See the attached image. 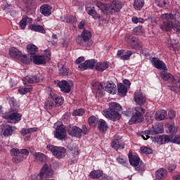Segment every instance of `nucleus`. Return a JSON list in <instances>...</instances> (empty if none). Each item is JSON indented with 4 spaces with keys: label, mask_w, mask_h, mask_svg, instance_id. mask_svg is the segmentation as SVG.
I'll return each mask as SVG.
<instances>
[{
    "label": "nucleus",
    "mask_w": 180,
    "mask_h": 180,
    "mask_svg": "<svg viewBox=\"0 0 180 180\" xmlns=\"http://www.w3.org/2000/svg\"><path fill=\"white\" fill-rule=\"evenodd\" d=\"M46 148L49 151H51L56 158L58 160H61V158H64L65 157V154H67V150L65 148L61 146H56L54 145H48Z\"/></svg>",
    "instance_id": "423d86ee"
},
{
    "label": "nucleus",
    "mask_w": 180,
    "mask_h": 180,
    "mask_svg": "<svg viewBox=\"0 0 180 180\" xmlns=\"http://www.w3.org/2000/svg\"><path fill=\"white\" fill-rule=\"evenodd\" d=\"M41 13L44 16H50L51 15V6L48 4H44L40 7Z\"/></svg>",
    "instance_id": "7c9ffc66"
},
{
    "label": "nucleus",
    "mask_w": 180,
    "mask_h": 180,
    "mask_svg": "<svg viewBox=\"0 0 180 180\" xmlns=\"http://www.w3.org/2000/svg\"><path fill=\"white\" fill-rule=\"evenodd\" d=\"M102 175H103V171L101 169L93 170L89 174V176L91 179H99Z\"/></svg>",
    "instance_id": "c9c22d12"
},
{
    "label": "nucleus",
    "mask_w": 180,
    "mask_h": 180,
    "mask_svg": "<svg viewBox=\"0 0 180 180\" xmlns=\"http://www.w3.org/2000/svg\"><path fill=\"white\" fill-rule=\"evenodd\" d=\"M134 101L137 105H139V106H143V105L146 103L147 98L141 91H137L134 94Z\"/></svg>",
    "instance_id": "2eb2a0df"
},
{
    "label": "nucleus",
    "mask_w": 180,
    "mask_h": 180,
    "mask_svg": "<svg viewBox=\"0 0 180 180\" xmlns=\"http://www.w3.org/2000/svg\"><path fill=\"white\" fill-rule=\"evenodd\" d=\"M96 6H98L103 13H109V5L98 1L96 4Z\"/></svg>",
    "instance_id": "a19ab883"
},
{
    "label": "nucleus",
    "mask_w": 180,
    "mask_h": 180,
    "mask_svg": "<svg viewBox=\"0 0 180 180\" xmlns=\"http://www.w3.org/2000/svg\"><path fill=\"white\" fill-rule=\"evenodd\" d=\"M150 61L152 63V65H153L155 68H157V70H167V65H165V63L160 60L158 58L153 57L151 58Z\"/></svg>",
    "instance_id": "a211bd4d"
},
{
    "label": "nucleus",
    "mask_w": 180,
    "mask_h": 180,
    "mask_svg": "<svg viewBox=\"0 0 180 180\" xmlns=\"http://www.w3.org/2000/svg\"><path fill=\"white\" fill-rule=\"evenodd\" d=\"M29 28L30 30H32V32H38L39 33H42V34H46V30H44V27L41 25H30Z\"/></svg>",
    "instance_id": "473e14b6"
},
{
    "label": "nucleus",
    "mask_w": 180,
    "mask_h": 180,
    "mask_svg": "<svg viewBox=\"0 0 180 180\" xmlns=\"http://www.w3.org/2000/svg\"><path fill=\"white\" fill-rule=\"evenodd\" d=\"M167 115L168 114L167 112V110H160L156 112V113L155 114V119H156L158 121L164 120V119L167 117Z\"/></svg>",
    "instance_id": "2f4dec72"
},
{
    "label": "nucleus",
    "mask_w": 180,
    "mask_h": 180,
    "mask_svg": "<svg viewBox=\"0 0 180 180\" xmlns=\"http://www.w3.org/2000/svg\"><path fill=\"white\" fill-rule=\"evenodd\" d=\"M133 32L136 36H143L144 34V28H143V26H138L134 28Z\"/></svg>",
    "instance_id": "a18cd8bd"
},
{
    "label": "nucleus",
    "mask_w": 180,
    "mask_h": 180,
    "mask_svg": "<svg viewBox=\"0 0 180 180\" xmlns=\"http://www.w3.org/2000/svg\"><path fill=\"white\" fill-rule=\"evenodd\" d=\"M173 143L176 144H180V136H176L173 139Z\"/></svg>",
    "instance_id": "774afa93"
},
{
    "label": "nucleus",
    "mask_w": 180,
    "mask_h": 180,
    "mask_svg": "<svg viewBox=\"0 0 180 180\" xmlns=\"http://www.w3.org/2000/svg\"><path fill=\"white\" fill-rule=\"evenodd\" d=\"M129 164L135 168V170L137 171L139 174H143L146 171V166L143 161L140 160V157L136 155L129 154Z\"/></svg>",
    "instance_id": "20e7f679"
},
{
    "label": "nucleus",
    "mask_w": 180,
    "mask_h": 180,
    "mask_svg": "<svg viewBox=\"0 0 180 180\" xmlns=\"http://www.w3.org/2000/svg\"><path fill=\"white\" fill-rule=\"evenodd\" d=\"M9 54L13 58H21V61L23 64H29V60L27 59V55H23L22 51L15 47H12L9 49Z\"/></svg>",
    "instance_id": "1a4fd4ad"
},
{
    "label": "nucleus",
    "mask_w": 180,
    "mask_h": 180,
    "mask_svg": "<svg viewBox=\"0 0 180 180\" xmlns=\"http://www.w3.org/2000/svg\"><path fill=\"white\" fill-rule=\"evenodd\" d=\"M57 85L62 92H64V94H70V92H71V86L74 85V83H72L71 80H62L58 82Z\"/></svg>",
    "instance_id": "9b49d317"
},
{
    "label": "nucleus",
    "mask_w": 180,
    "mask_h": 180,
    "mask_svg": "<svg viewBox=\"0 0 180 180\" xmlns=\"http://www.w3.org/2000/svg\"><path fill=\"white\" fill-rule=\"evenodd\" d=\"M88 13L90 16H92L93 18H98V13H96V11L94 9L89 10Z\"/></svg>",
    "instance_id": "e2e57ef3"
},
{
    "label": "nucleus",
    "mask_w": 180,
    "mask_h": 180,
    "mask_svg": "<svg viewBox=\"0 0 180 180\" xmlns=\"http://www.w3.org/2000/svg\"><path fill=\"white\" fill-rule=\"evenodd\" d=\"M53 134L55 139L60 141H65L67 140V129H65V126L63 124H57Z\"/></svg>",
    "instance_id": "6e6552de"
},
{
    "label": "nucleus",
    "mask_w": 180,
    "mask_h": 180,
    "mask_svg": "<svg viewBox=\"0 0 180 180\" xmlns=\"http://www.w3.org/2000/svg\"><path fill=\"white\" fill-rule=\"evenodd\" d=\"M153 141L155 143H158V144H165L167 143H169L171 141V136L168 135H160L156 136L153 138Z\"/></svg>",
    "instance_id": "aec40b11"
},
{
    "label": "nucleus",
    "mask_w": 180,
    "mask_h": 180,
    "mask_svg": "<svg viewBox=\"0 0 180 180\" xmlns=\"http://www.w3.org/2000/svg\"><path fill=\"white\" fill-rule=\"evenodd\" d=\"M120 112H122V106L117 103H110L109 108L104 110L103 111V115L107 119L113 120H120Z\"/></svg>",
    "instance_id": "f03ea898"
},
{
    "label": "nucleus",
    "mask_w": 180,
    "mask_h": 180,
    "mask_svg": "<svg viewBox=\"0 0 180 180\" xmlns=\"http://www.w3.org/2000/svg\"><path fill=\"white\" fill-rule=\"evenodd\" d=\"M122 8H123V4L122 1L114 0L109 5V13H115V12H120Z\"/></svg>",
    "instance_id": "4468645a"
},
{
    "label": "nucleus",
    "mask_w": 180,
    "mask_h": 180,
    "mask_svg": "<svg viewBox=\"0 0 180 180\" xmlns=\"http://www.w3.org/2000/svg\"><path fill=\"white\" fill-rule=\"evenodd\" d=\"M60 20L70 25H74V23L78 22V18L74 15H67L66 17H60Z\"/></svg>",
    "instance_id": "393cba45"
},
{
    "label": "nucleus",
    "mask_w": 180,
    "mask_h": 180,
    "mask_svg": "<svg viewBox=\"0 0 180 180\" xmlns=\"http://www.w3.org/2000/svg\"><path fill=\"white\" fill-rule=\"evenodd\" d=\"M98 128L102 133H106L108 129V124H106V122L104 120L101 119L98 121Z\"/></svg>",
    "instance_id": "f704fd0d"
},
{
    "label": "nucleus",
    "mask_w": 180,
    "mask_h": 180,
    "mask_svg": "<svg viewBox=\"0 0 180 180\" xmlns=\"http://www.w3.org/2000/svg\"><path fill=\"white\" fill-rule=\"evenodd\" d=\"M117 91L120 96H126L127 94V87L123 84H120L117 85Z\"/></svg>",
    "instance_id": "58836bf2"
},
{
    "label": "nucleus",
    "mask_w": 180,
    "mask_h": 180,
    "mask_svg": "<svg viewBox=\"0 0 180 180\" xmlns=\"http://www.w3.org/2000/svg\"><path fill=\"white\" fill-rule=\"evenodd\" d=\"M131 56H133V51H127L125 54L121 56V60H122V61H128V60H130Z\"/></svg>",
    "instance_id": "09e8293b"
},
{
    "label": "nucleus",
    "mask_w": 180,
    "mask_h": 180,
    "mask_svg": "<svg viewBox=\"0 0 180 180\" xmlns=\"http://www.w3.org/2000/svg\"><path fill=\"white\" fill-rule=\"evenodd\" d=\"M96 71H100L101 72L108 70L109 68V62H100L97 63L95 65Z\"/></svg>",
    "instance_id": "a878e982"
},
{
    "label": "nucleus",
    "mask_w": 180,
    "mask_h": 180,
    "mask_svg": "<svg viewBox=\"0 0 180 180\" xmlns=\"http://www.w3.org/2000/svg\"><path fill=\"white\" fill-rule=\"evenodd\" d=\"M64 103V99L63 97L56 95L53 92H51L48 96V101L45 103V106L48 109H51L54 106H60Z\"/></svg>",
    "instance_id": "39448f33"
},
{
    "label": "nucleus",
    "mask_w": 180,
    "mask_h": 180,
    "mask_svg": "<svg viewBox=\"0 0 180 180\" xmlns=\"http://www.w3.org/2000/svg\"><path fill=\"white\" fill-rule=\"evenodd\" d=\"M25 160V156L22 155V153H19L16 156H13L12 158V161L13 164H19Z\"/></svg>",
    "instance_id": "c03bdc74"
},
{
    "label": "nucleus",
    "mask_w": 180,
    "mask_h": 180,
    "mask_svg": "<svg viewBox=\"0 0 180 180\" xmlns=\"http://www.w3.org/2000/svg\"><path fill=\"white\" fill-rule=\"evenodd\" d=\"M176 115V112H175L174 110H170L168 112V116L170 119H174V117H175Z\"/></svg>",
    "instance_id": "0e129e2a"
},
{
    "label": "nucleus",
    "mask_w": 180,
    "mask_h": 180,
    "mask_svg": "<svg viewBox=\"0 0 180 180\" xmlns=\"http://www.w3.org/2000/svg\"><path fill=\"white\" fill-rule=\"evenodd\" d=\"M123 115H124V116H127V117H133V110H131V109H128L126 111L123 112Z\"/></svg>",
    "instance_id": "680f3d73"
},
{
    "label": "nucleus",
    "mask_w": 180,
    "mask_h": 180,
    "mask_svg": "<svg viewBox=\"0 0 180 180\" xmlns=\"http://www.w3.org/2000/svg\"><path fill=\"white\" fill-rule=\"evenodd\" d=\"M92 34L88 30H84L81 35H78L76 38V43L79 44V46H84V47H89V46H92Z\"/></svg>",
    "instance_id": "7ed1b4c3"
},
{
    "label": "nucleus",
    "mask_w": 180,
    "mask_h": 180,
    "mask_svg": "<svg viewBox=\"0 0 180 180\" xmlns=\"http://www.w3.org/2000/svg\"><path fill=\"white\" fill-rule=\"evenodd\" d=\"M30 58L31 61H33L34 64H37V65H43L49 61V58H46L44 56L32 55Z\"/></svg>",
    "instance_id": "dca6fc26"
},
{
    "label": "nucleus",
    "mask_w": 180,
    "mask_h": 180,
    "mask_svg": "<svg viewBox=\"0 0 180 180\" xmlns=\"http://www.w3.org/2000/svg\"><path fill=\"white\" fill-rule=\"evenodd\" d=\"M81 128L77 126H73L68 129V134L71 137H77V139H81Z\"/></svg>",
    "instance_id": "412c9836"
},
{
    "label": "nucleus",
    "mask_w": 180,
    "mask_h": 180,
    "mask_svg": "<svg viewBox=\"0 0 180 180\" xmlns=\"http://www.w3.org/2000/svg\"><path fill=\"white\" fill-rule=\"evenodd\" d=\"M111 147L115 150H123L124 148V143H120L119 140L115 139L111 142Z\"/></svg>",
    "instance_id": "ea45409f"
},
{
    "label": "nucleus",
    "mask_w": 180,
    "mask_h": 180,
    "mask_svg": "<svg viewBox=\"0 0 180 180\" xmlns=\"http://www.w3.org/2000/svg\"><path fill=\"white\" fill-rule=\"evenodd\" d=\"M89 129H88V127H86V125L83 124L82 126V129H81V134L82 136L84 134V136H86V134H89Z\"/></svg>",
    "instance_id": "13d9d810"
},
{
    "label": "nucleus",
    "mask_w": 180,
    "mask_h": 180,
    "mask_svg": "<svg viewBox=\"0 0 180 180\" xmlns=\"http://www.w3.org/2000/svg\"><path fill=\"white\" fill-rule=\"evenodd\" d=\"M126 41L129 44V47L133 50H139L143 47V44L140 39L136 38V37L131 34H127L124 37Z\"/></svg>",
    "instance_id": "0eeeda50"
},
{
    "label": "nucleus",
    "mask_w": 180,
    "mask_h": 180,
    "mask_svg": "<svg viewBox=\"0 0 180 180\" xmlns=\"http://www.w3.org/2000/svg\"><path fill=\"white\" fill-rule=\"evenodd\" d=\"M102 180H113V179L109 176H108V174H103L101 176Z\"/></svg>",
    "instance_id": "338daca9"
},
{
    "label": "nucleus",
    "mask_w": 180,
    "mask_h": 180,
    "mask_svg": "<svg viewBox=\"0 0 180 180\" xmlns=\"http://www.w3.org/2000/svg\"><path fill=\"white\" fill-rule=\"evenodd\" d=\"M150 136H153L150 129L146 130L141 133V137L143 139V140H148V139H150Z\"/></svg>",
    "instance_id": "603ef678"
},
{
    "label": "nucleus",
    "mask_w": 180,
    "mask_h": 180,
    "mask_svg": "<svg viewBox=\"0 0 180 180\" xmlns=\"http://www.w3.org/2000/svg\"><path fill=\"white\" fill-rule=\"evenodd\" d=\"M70 72V70L67 69L65 67L63 66L61 68L59 69V74L60 75H68Z\"/></svg>",
    "instance_id": "5fc2aeb1"
},
{
    "label": "nucleus",
    "mask_w": 180,
    "mask_h": 180,
    "mask_svg": "<svg viewBox=\"0 0 180 180\" xmlns=\"http://www.w3.org/2000/svg\"><path fill=\"white\" fill-rule=\"evenodd\" d=\"M37 130V128L22 129L20 131V133L22 136H26L27 134H29V133H33V131H36Z\"/></svg>",
    "instance_id": "8fccbe9b"
},
{
    "label": "nucleus",
    "mask_w": 180,
    "mask_h": 180,
    "mask_svg": "<svg viewBox=\"0 0 180 180\" xmlns=\"http://www.w3.org/2000/svg\"><path fill=\"white\" fill-rule=\"evenodd\" d=\"M160 77L163 81H171L173 78V75L171 73L168 72V68L167 70H163L160 72Z\"/></svg>",
    "instance_id": "c756f323"
},
{
    "label": "nucleus",
    "mask_w": 180,
    "mask_h": 180,
    "mask_svg": "<svg viewBox=\"0 0 180 180\" xmlns=\"http://www.w3.org/2000/svg\"><path fill=\"white\" fill-rule=\"evenodd\" d=\"M105 89L106 92H108V94L115 95V94H116V84H115L113 82H107L105 86Z\"/></svg>",
    "instance_id": "cd10ccee"
},
{
    "label": "nucleus",
    "mask_w": 180,
    "mask_h": 180,
    "mask_svg": "<svg viewBox=\"0 0 180 180\" xmlns=\"http://www.w3.org/2000/svg\"><path fill=\"white\" fill-rule=\"evenodd\" d=\"M149 130L152 136L155 134H161V133H164V127L161 124H158L153 126L152 129Z\"/></svg>",
    "instance_id": "4be33fe9"
},
{
    "label": "nucleus",
    "mask_w": 180,
    "mask_h": 180,
    "mask_svg": "<svg viewBox=\"0 0 180 180\" xmlns=\"http://www.w3.org/2000/svg\"><path fill=\"white\" fill-rule=\"evenodd\" d=\"M27 51L31 56H36L34 53L39 51V48L36 45L30 44L27 45Z\"/></svg>",
    "instance_id": "4c0bfd02"
},
{
    "label": "nucleus",
    "mask_w": 180,
    "mask_h": 180,
    "mask_svg": "<svg viewBox=\"0 0 180 180\" xmlns=\"http://www.w3.org/2000/svg\"><path fill=\"white\" fill-rule=\"evenodd\" d=\"M161 19L166 20L160 25V29L164 32H169L172 29L176 33H180V13L174 11L170 13H164L160 15Z\"/></svg>",
    "instance_id": "f257e3e1"
},
{
    "label": "nucleus",
    "mask_w": 180,
    "mask_h": 180,
    "mask_svg": "<svg viewBox=\"0 0 180 180\" xmlns=\"http://www.w3.org/2000/svg\"><path fill=\"white\" fill-rule=\"evenodd\" d=\"M34 161H36L37 162H44V161H46V155L40 153V152H37L35 153L33 155Z\"/></svg>",
    "instance_id": "e433bc0d"
},
{
    "label": "nucleus",
    "mask_w": 180,
    "mask_h": 180,
    "mask_svg": "<svg viewBox=\"0 0 180 180\" xmlns=\"http://www.w3.org/2000/svg\"><path fill=\"white\" fill-rule=\"evenodd\" d=\"M72 154L73 157L75 158V159L72 160V162L74 164H75V163H77V160L78 159V155H79V150H78V148L75 147L72 150Z\"/></svg>",
    "instance_id": "de8ad7c7"
},
{
    "label": "nucleus",
    "mask_w": 180,
    "mask_h": 180,
    "mask_svg": "<svg viewBox=\"0 0 180 180\" xmlns=\"http://www.w3.org/2000/svg\"><path fill=\"white\" fill-rule=\"evenodd\" d=\"M165 44L169 47V50H172L173 51H178L180 49V43L179 41L175 39H167L165 40Z\"/></svg>",
    "instance_id": "ddd939ff"
},
{
    "label": "nucleus",
    "mask_w": 180,
    "mask_h": 180,
    "mask_svg": "<svg viewBox=\"0 0 180 180\" xmlns=\"http://www.w3.org/2000/svg\"><path fill=\"white\" fill-rule=\"evenodd\" d=\"M168 175V172L164 168H160L155 172V178L156 179H165Z\"/></svg>",
    "instance_id": "b1692460"
},
{
    "label": "nucleus",
    "mask_w": 180,
    "mask_h": 180,
    "mask_svg": "<svg viewBox=\"0 0 180 180\" xmlns=\"http://www.w3.org/2000/svg\"><path fill=\"white\" fill-rule=\"evenodd\" d=\"M16 130V127H12L9 124L3 125L1 127V134L5 137H11L13 134V131Z\"/></svg>",
    "instance_id": "f3484780"
},
{
    "label": "nucleus",
    "mask_w": 180,
    "mask_h": 180,
    "mask_svg": "<svg viewBox=\"0 0 180 180\" xmlns=\"http://www.w3.org/2000/svg\"><path fill=\"white\" fill-rule=\"evenodd\" d=\"M155 3L162 9H168L169 8V0H155Z\"/></svg>",
    "instance_id": "bb28decb"
},
{
    "label": "nucleus",
    "mask_w": 180,
    "mask_h": 180,
    "mask_svg": "<svg viewBox=\"0 0 180 180\" xmlns=\"http://www.w3.org/2000/svg\"><path fill=\"white\" fill-rule=\"evenodd\" d=\"M170 81L172 82V86L173 88H176L178 86V84H179V79H175V77L173 76Z\"/></svg>",
    "instance_id": "052dcab7"
},
{
    "label": "nucleus",
    "mask_w": 180,
    "mask_h": 180,
    "mask_svg": "<svg viewBox=\"0 0 180 180\" xmlns=\"http://www.w3.org/2000/svg\"><path fill=\"white\" fill-rule=\"evenodd\" d=\"M33 22V19L31 18H28L27 16H22V20L20 21V27L22 30H25L27 23H32Z\"/></svg>",
    "instance_id": "c85d7f7f"
},
{
    "label": "nucleus",
    "mask_w": 180,
    "mask_h": 180,
    "mask_svg": "<svg viewBox=\"0 0 180 180\" xmlns=\"http://www.w3.org/2000/svg\"><path fill=\"white\" fill-rule=\"evenodd\" d=\"M11 112H6L4 114H2V117H4V119H7L8 123H9V120L11 119Z\"/></svg>",
    "instance_id": "69168bd1"
},
{
    "label": "nucleus",
    "mask_w": 180,
    "mask_h": 180,
    "mask_svg": "<svg viewBox=\"0 0 180 180\" xmlns=\"http://www.w3.org/2000/svg\"><path fill=\"white\" fill-rule=\"evenodd\" d=\"M168 130L171 134H175V133H176V131H178V127L174 125H169L168 127Z\"/></svg>",
    "instance_id": "bf43d9fd"
},
{
    "label": "nucleus",
    "mask_w": 180,
    "mask_h": 180,
    "mask_svg": "<svg viewBox=\"0 0 180 180\" xmlns=\"http://www.w3.org/2000/svg\"><path fill=\"white\" fill-rule=\"evenodd\" d=\"M31 91H32V87H28V88L25 87V88H21L18 89V92L21 95H26V94Z\"/></svg>",
    "instance_id": "864d4df0"
},
{
    "label": "nucleus",
    "mask_w": 180,
    "mask_h": 180,
    "mask_svg": "<svg viewBox=\"0 0 180 180\" xmlns=\"http://www.w3.org/2000/svg\"><path fill=\"white\" fill-rule=\"evenodd\" d=\"M93 91L98 95L103 94V84L99 82L92 83Z\"/></svg>",
    "instance_id": "5701e85b"
},
{
    "label": "nucleus",
    "mask_w": 180,
    "mask_h": 180,
    "mask_svg": "<svg viewBox=\"0 0 180 180\" xmlns=\"http://www.w3.org/2000/svg\"><path fill=\"white\" fill-rule=\"evenodd\" d=\"M10 154L12 155V157H16V155H19V154H20V150L18 148H13L10 150Z\"/></svg>",
    "instance_id": "4d7b16f0"
},
{
    "label": "nucleus",
    "mask_w": 180,
    "mask_h": 180,
    "mask_svg": "<svg viewBox=\"0 0 180 180\" xmlns=\"http://www.w3.org/2000/svg\"><path fill=\"white\" fill-rule=\"evenodd\" d=\"M95 65H96V60L91 59L87 60L84 63L79 65L78 68L79 71H85V70H88V68L92 70Z\"/></svg>",
    "instance_id": "f8f14e48"
},
{
    "label": "nucleus",
    "mask_w": 180,
    "mask_h": 180,
    "mask_svg": "<svg viewBox=\"0 0 180 180\" xmlns=\"http://www.w3.org/2000/svg\"><path fill=\"white\" fill-rule=\"evenodd\" d=\"M134 115L131 118V120H133L132 123H140V122H143V119H144V113L146 111L141 107H136L133 110Z\"/></svg>",
    "instance_id": "9d476101"
},
{
    "label": "nucleus",
    "mask_w": 180,
    "mask_h": 180,
    "mask_svg": "<svg viewBox=\"0 0 180 180\" xmlns=\"http://www.w3.org/2000/svg\"><path fill=\"white\" fill-rule=\"evenodd\" d=\"M22 119V115L16 112H13L11 114L9 119V123H18Z\"/></svg>",
    "instance_id": "72a5a7b5"
},
{
    "label": "nucleus",
    "mask_w": 180,
    "mask_h": 180,
    "mask_svg": "<svg viewBox=\"0 0 180 180\" xmlns=\"http://www.w3.org/2000/svg\"><path fill=\"white\" fill-rule=\"evenodd\" d=\"M141 151L143 154H146V155L153 154V149L150 148H147L146 146L141 147Z\"/></svg>",
    "instance_id": "6e6d98bb"
},
{
    "label": "nucleus",
    "mask_w": 180,
    "mask_h": 180,
    "mask_svg": "<svg viewBox=\"0 0 180 180\" xmlns=\"http://www.w3.org/2000/svg\"><path fill=\"white\" fill-rule=\"evenodd\" d=\"M41 79L37 75H28L23 78L22 82L24 85H29V84H37Z\"/></svg>",
    "instance_id": "6ab92c4d"
},
{
    "label": "nucleus",
    "mask_w": 180,
    "mask_h": 180,
    "mask_svg": "<svg viewBox=\"0 0 180 180\" xmlns=\"http://www.w3.org/2000/svg\"><path fill=\"white\" fill-rule=\"evenodd\" d=\"M144 6V0H134V8L136 11H141Z\"/></svg>",
    "instance_id": "37998d69"
},
{
    "label": "nucleus",
    "mask_w": 180,
    "mask_h": 180,
    "mask_svg": "<svg viewBox=\"0 0 180 180\" xmlns=\"http://www.w3.org/2000/svg\"><path fill=\"white\" fill-rule=\"evenodd\" d=\"M85 113V110L84 108H79L77 110H75L72 112V116H82Z\"/></svg>",
    "instance_id": "3c124183"
},
{
    "label": "nucleus",
    "mask_w": 180,
    "mask_h": 180,
    "mask_svg": "<svg viewBox=\"0 0 180 180\" xmlns=\"http://www.w3.org/2000/svg\"><path fill=\"white\" fill-rule=\"evenodd\" d=\"M118 164L123 165L124 167H127L129 163H127V158L123 155H120L116 158Z\"/></svg>",
    "instance_id": "79ce46f5"
},
{
    "label": "nucleus",
    "mask_w": 180,
    "mask_h": 180,
    "mask_svg": "<svg viewBox=\"0 0 180 180\" xmlns=\"http://www.w3.org/2000/svg\"><path fill=\"white\" fill-rule=\"evenodd\" d=\"M99 123V119H98L96 117L92 115L89 118V124L90 126H96Z\"/></svg>",
    "instance_id": "49530a36"
}]
</instances>
